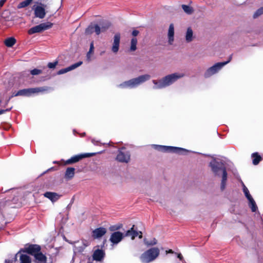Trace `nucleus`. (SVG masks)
Returning <instances> with one entry per match:
<instances>
[{
  "instance_id": "f257e3e1",
  "label": "nucleus",
  "mask_w": 263,
  "mask_h": 263,
  "mask_svg": "<svg viewBox=\"0 0 263 263\" xmlns=\"http://www.w3.org/2000/svg\"><path fill=\"white\" fill-rule=\"evenodd\" d=\"M209 166L215 176L222 177L220 190L221 191H224L226 189L228 177L224 162L219 159L213 158L209 163Z\"/></svg>"
},
{
  "instance_id": "f03ea898",
  "label": "nucleus",
  "mask_w": 263,
  "mask_h": 263,
  "mask_svg": "<svg viewBox=\"0 0 263 263\" xmlns=\"http://www.w3.org/2000/svg\"><path fill=\"white\" fill-rule=\"evenodd\" d=\"M184 76V74L182 73L175 72L168 74L159 80H153L152 81L154 84L153 89H161L167 87Z\"/></svg>"
},
{
  "instance_id": "7ed1b4c3",
  "label": "nucleus",
  "mask_w": 263,
  "mask_h": 263,
  "mask_svg": "<svg viewBox=\"0 0 263 263\" xmlns=\"http://www.w3.org/2000/svg\"><path fill=\"white\" fill-rule=\"evenodd\" d=\"M151 79V76L148 74H143L139 77L125 81L118 87L121 88H134L138 87Z\"/></svg>"
},
{
  "instance_id": "20e7f679",
  "label": "nucleus",
  "mask_w": 263,
  "mask_h": 263,
  "mask_svg": "<svg viewBox=\"0 0 263 263\" xmlns=\"http://www.w3.org/2000/svg\"><path fill=\"white\" fill-rule=\"evenodd\" d=\"M160 251L157 248H152L143 253L140 259L143 263H149L155 259L159 256Z\"/></svg>"
},
{
  "instance_id": "39448f33",
  "label": "nucleus",
  "mask_w": 263,
  "mask_h": 263,
  "mask_svg": "<svg viewBox=\"0 0 263 263\" xmlns=\"http://www.w3.org/2000/svg\"><path fill=\"white\" fill-rule=\"evenodd\" d=\"M232 55H230L229 60L226 62H218L209 68L204 72V77L205 78H208L211 77L212 76L217 73L219 71H220L222 68L225 66L226 64L229 63L232 60Z\"/></svg>"
},
{
  "instance_id": "423d86ee",
  "label": "nucleus",
  "mask_w": 263,
  "mask_h": 263,
  "mask_svg": "<svg viewBox=\"0 0 263 263\" xmlns=\"http://www.w3.org/2000/svg\"><path fill=\"white\" fill-rule=\"evenodd\" d=\"M152 146L157 151L162 152H170L176 154H182L183 152H187L188 151L185 148L174 147L171 146H164L161 145L153 144Z\"/></svg>"
},
{
  "instance_id": "0eeeda50",
  "label": "nucleus",
  "mask_w": 263,
  "mask_h": 263,
  "mask_svg": "<svg viewBox=\"0 0 263 263\" xmlns=\"http://www.w3.org/2000/svg\"><path fill=\"white\" fill-rule=\"evenodd\" d=\"M103 151L98 152V153H84L81 154L79 155H77L71 157L70 159L67 160L65 164H70L72 163H76L79 161L80 160L84 158L90 157L96 155L97 154H101Z\"/></svg>"
},
{
  "instance_id": "6e6552de",
  "label": "nucleus",
  "mask_w": 263,
  "mask_h": 263,
  "mask_svg": "<svg viewBox=\"0 0 263 263\" xmlns=\"http://www.w3.org/2000/svg\"><path fill=\"white\" fill-rule=\"evenodd\" d=\"M52 24L50 22L41 23L38 25L31 28L28 30L29 34H33L36 33H40L51 28Z\"/></svg>"
},
{
  "instance_id": "1a4fd4ad",
  "label": "nucleus",
  "mask_w": 263,
  "mask_h": 263,
  "mask_svg": "<svg viewBox=\"0 0 263 263\" xmlns=\"http://www.w3.org/2000/svg\"><path fill=\"white\" fill-rule=\"evenodd\" d=\"M241 184L242 186L243 192L249 202V206L251 209V210L253 212H256L257 209V206L255 201L252 197L251 195L250 194L249 190L246 186L245 184L242 182H241Z\"/></svg>"
},
{
  "instance_id": "9d476101",
  "label": "nucleus",
  "mask_w": 263,
  "mask_h": 263,
  "mask_svg": "<svg viewBox=\"0 0 263 263\" xmlns=\"http://www.w3.org/2000/svg\"><path fill=\"white\" fill-rule=\"evenodd\" d=\"M46 8H47V5L42 3H39L37 6L34 5L32 9L34 10L35 16L40 19L44 18L46 13Z\"/></svg>"
},
{
  "instance_id": "9b49d317",
  "label": "nucleus",
  "mask_w": 263,
  "mask_h": 263,
  "mask_svg": "<svg viewBox=\"0 0 263 263\" xmlns=\"http://www.w3.org/2000/svg\"><path fill=\"white\" fill-rule=\"evenodd\" d=\"M116 160L122 163H128L130 160V154L125 148H122L118 151Z\"/></svg>"
},
{
  "instance_id": "f8f14e48",
  "label": "nucleus",
  "mask_w": 263,
  "mask_h": 263,
  "mask_svg": "<svg viewBox=\"0 0 263 263\" xmlns=\"http://www.w3.org/2000/svg\"><path fill=\"white\" fill-rule=\"evenodd\" d=\"M105 256V252L103 249H97L95 250L92 255V260L94 261L102 262Z\"/></svg>"
},
{
  "instance_id": "ddd939ff",
  "label": "nucleus",
  "mask_w": 263,
  "mask_h": 263,
  "mask_svg": "<svg viewBox=\"0 0 263 263\" xmlns=\"http://www.w3.org/2000/svg\"><path fill=\"white\" fill-rule=\"evenodd\" d=\"M123 238V234L121 232L117 231L111 234L109 240L113 245H117Z\"/></svg>"
},
{
  "instance_id": "4468645a",
  "label": "nucleus",
  "mask_w": 263,
  "mask_h": 263,
  "mask_svg": "<svg viewBox=\"0 0 263 263\" xmlns=\"http://www.w3.org/2000/svg\"><path fill=\"white\" fill-rule=\"evenodd\" d=\"M41 250V247L37 245H30L25 248L24 252H27L35 256V254L39 253Z\"/></svg>"
},
{
  "instance_id": "2eb2a0df",
  "label": "nucleus",
  "mask_w": 263,
  "mask_h": 263,
  "mask_svg": "<svg viewBox=\"0 0 263 263\" xmlns=\"http://www.w3.org/2000/svg\"><path fill=\"white\" fill-rule=\"evenodd\" d=\"M107 230L105 228L100 227L92 231L91 236L93 239H99L104 236Z\"/></svg>"
},
{
  "instance_id": "dca6fc26",
  "label": "nucleus",
  "mask_w": 263,
  "mask_h": 263,
  "mask_svg": "<svg viewBox=\"0 0 263 263\" xmlns=\"http://www.w3.org/2000/svg\"><path fill=\"white\" fill-rule=\"evenodd\" d=\"M135 225H133L132 228H131L129 230H127L125 234V236L130 237L132 239H134L135 237L139 236V238H142V234L141 231H137L134 230Z\"/></svg>"
},
{
  "instance_id": "f3484780",
  "label": "nucleus",
  "mask_w": 263,
  "mask_h": 263,
  "mask_svg": "<svg viewBox=\"0 0 263 263\" xmlns=\"http://www.w3.org/2000/svg\"><path fill=\"white\" fill-rule=\"evenodd\" d=\"M83 62L82 61H79L76 63H74L69 67H67L65 68L61 69L57 72V74L61 75L64 74L67 72H69L71 70H72L79 66H81Z\"/></svg>"
},
{
  "instance_id": "a211bd4d",
  "label": "nucleus",
  "mask_w": 263,
  "mask_h": 263,
  "mask_svg": "<svg viewBox=\"0 0 263 263\" xmlns=\"http://www.w3.org/2000/svg\"><path fill=\"white\" fill-rule=\"evenodd\" d=\"M120 42V34L119 33H116L114 37V42L111 47V50L114 53H117L119 49Z\"/></svg>"
},
{
  "instance_id": "6ab92c4d",
  "label": "nucleus",
  "mask_w": 263,
  "mask_h": 263,
  "mask_svg": "<svg viewBox=\"0 0 263 263\" xmlns=\"http://www.w3.org/2000/svg\"><path fill=\"white\" fill-rule=\"evenodd\" d=\"M19 256L20 263H31V259L30 257L26 255L22 254L21 251L18 252L14 257V261L16 259L17 257Z\"/></svg>"
},
{
  "instance_id": "aec40b11",
  "label": "nucleus",
  "mask_w": 263,
  "mask_h": 263,
  "mask_svg": "<svg viewBox=\"0 0 263 263\" xmlns=\"http://www.w3.org/2000/svg\"><path fill=\"white\" fill-rule=\"evenodd\" d=\"M44 196L50 199L52 202L57 201L60 197V195L54 192H47L44 194Z\"/></svg>"
},
{
  "instance_id": "412c9836",
  "label": "nucleus",
  "mask_w": 263,
  "mask_h": 263,
  "mask_svg": "<svg viewBox=\"0 0 263 263\" xmlns=\"http://www.w3.org/2000/svg\"><path fill=\"white\" fill-rule=\"evenodd\" d=\"M32 95L31 88L23 89L18 90L16 93H13V96H27L29 97Z\"/></svg>"
},
{
  "instance_id": "4be33fe9",
  "label": "nucleus",
  "mask_w": 263,
  "mask_h": 263,
  "mask_svg": "<svg viewBox=\"0 0 263 263\" xmlns=\"http://www.w3.org/2000/svg\"><path fill=\"white\" fill-rule=\"evenodd\" d=\"M110 26V24L107 22L104 26H102L100 27L98 25H93L94 32L97 35H99L101 32L105 31Z\"/></svg>"
},
{
  "instance_id": "5701e85b",
  "label": "nucleus",
  "mask_w": 263,
  "mask_h": 263,
  "mask_svg": "<svg viewBox=\"0 0 263 263\" xmlns=\"http://www.w3.org/2000/svg\"><path fill=\"white\" fill-rule=\"evenodd\" d=\"M167 35L168 43L169 44L172 45L174 40V27L173 24H170L169 26Z\"/></svg>"
},
{
  "instance_id": "b1692460",
  "label": "nucleus",
  "mask_w": 263,
  "mask_h": 263,
  "mask_svg": "<svg viewBox=\"0 0 263 263\" xmlns=\"http://www.w3.org/2000/svg\"><path fill=\"white\" fill-rule=\"evenodd\" d=\"M34 257L36 263H51L47 261L46 256L41 252L35 254Z\"/></svg>"
},
{
  "instance_id": "393cba45",
  "label": "nucleus",
  "mask_w": 263,
  "mask_h": 263,
  "mask_svg": "<svg viewBox=\"0 0 263 263\" xmlns=\"http://www.w3.org/2000/svg\"><path fill=\"white\" fill-rule=\"evenodd\" d=\"M75 169L73 167H68L65 172L64 177L67 180L72 179L74 175Z\"/></svg>"
},
{
  "instance_id": "a878e982",
  "label": "nucleus",
  "mask_w": 263,
  "mask_h": 263,
  "mask_svg": "<svg viewBox=\"0 0 263 263\" xmlns=\"http://www.w3.org/2000/svg\"><path fill=\"white\" fill-rule=\"evenodd\" d=\"M31 88L32 95L34 93H39L40 92H44L45 91H47L48 90L50 89V88L48 86H43Z\"/></svg>"
},
{
  "instance_id": "bb28decb",
  "label": "nucleus",
  "mask_w": 263,
  "mask_h": 263,
  "mask_svg": "<svg viewBox=\"0 0 263 263\" xmlns=\"http://www.w3.org/2000/svg\"><path fill=\"white\" fill-rule=\"evenodd\" d=\"M252 157L253 158L252 163L255 165H257L262 160L261 156L257 152L253 153L252 154Z\"/></svg>"
},
{
  "instance_id": "cd10ccee",
  "label": "nucleus",
  "mask_w": 263,
  "mask_h": 263,
  "mask_svg": "<svg viewBox=\"0 0 263 263\" xmlns=\"http://www.w3.org/2000/svg\"><path fill=\"white\" fill-rule=\"evenodd\" d=\"M193 31L191 28H188L186 32L185 40L187 42H190L193 40Z\"/></svg>"
},
{
  "instance_id": "c85d7f7f",
  "label": "nucleus",
  "mask_w": 263,
  "mask_h": 263,
  "mask_svg": "<svg viewBox=\"0 0 263 263\" xmlns=\"http://www.w3.org/2000/svg\"><path fill=\"white\" fill-rule=\"evenodd\" d=\"M15 43L16 40L13 37H9L5 41V44L6 46L8 47H12Z\"/></svg>"
},
{
  "instance_id": "c756f323",
  "label": "nucleus",
  "mask_w": 263,
  "mask_h": 263,
  "mask_svg": "<svg viewBox=\"0 0 263 263\" xmlns=\"http://www.w3.org/2000/svg\"><path fill=\"white\" fill-rule=\"evenodd\" d=\"M32 1L33 0H25L24 1H23L18 5L17 8L18 9H21L27 7L31 3Z\"/></svg>"
},
{
  "instance_id": "7c9ffc66",
  "label": "nucleus",
  "mask_w": 263,
  "mask_h": 263,
  "mask_svg": "<svg viewBox=\"0 0 263 263\" xmlns=\"http://www.w3.org/2000/svg\"><path fill=\"white\" fill-rule=\"evenodd\" d=\"M137 40L136 38L134 37L131 40V45L130 47V50L134 51L137 49Z\"/></svg>"
},
{
  "instance_id": "2f4dec72",
  "label": "nucleus",
  "mask_w": 263,
  "mask_h": 263,
  "mask_svg": "<svg viewBox=\"0 0 263 263\" xmlns=\"http://www.w3.org/2000/svg\"><path fill=\"white\" fill-rule=\"evenodd\" d=\"M182 8L183 9V11L188 14H191L193 11V8L188 5H182Z\"/></svg>"
},
{
  "instance_id": "473e14b6",
  "label": "nucleus",
  "mask_w": 263,
  "mask_h": 263,
  "mask_svg": "<svg viewBox=\"0 0 263 263\" xmlns=\"http://www.w3.org/2000/svg\"><path fill=\"white\" fill-rule=\"evenodd\" d=\"M6 224L7 223L5 222L4 216L0 213V230L3 229Z\"/></svg>"
},
{
  "instance_id": "72a5a7b5",
  "label": "nucleus",
  "mask_w": 263,
  "mask_h": 263,
  "mask_svg": "<svg viewBox=\"0 0 263 263\" xmlns=\"http://www.w3.org/2000/svg\"><path fill=\"white\" fill-rule=\"evenodd\" d=\"M144 242L147 246H151L156 245L157 243V240L155 238H153L152 240L148 241L146 239H144Z\"/></svg>"
},
{
  "instance_id": "f704fd0d",
  "label": "nucleus",
  "mask_w": 263,
  "mask_h": 263,
  "mask_svg": "<svg viewBox=\"0 0 263 263\" xmlns=\"http://www.w3.org/2000/svg\"><path fill=\"white\" fill-rule=\"evenodd\" d=\"M262 14H263V7H261L255 11V12L253 14V17L254 18H256L257 17H258L259 15H260Z\"/></svg>"
},
{
  "instance_id": "c9c22d12",
  "label": "nucleus",
  "mask_w": 263,
  "mask_h": 263,
  "mask_svg": "<svg viewBox=\"0 0 263 263\" xmlns=\"http://www.w3.org/2000/svg\"><path fill=\"white\" fill-rule=\"evenodd\" d=\"M94 32L93 25H91L86 29V33L89 34Z\"/></svg>"
},
{
  "instance_id": "e433bc0d",
  "label": "nucleus",
  "mask_w": 263,
  "mask_h": 263,
  "mask_svg": "<svg viewBox=\"0 0 263 263\" xmlns=\"http://www.w3.org/2000/svg\"><path fill=\"white\" fill-rule=\"evenodd\" d=\"M42 72V71L41 70L35 68L33 70H31L30 71V73L33 76H35L41 74Z\"/></svg>"
},
{
  "instance_id": "4c0bfd02",
  "label": "nucleus",
  "mask_w": 263,
  "mask_h": 263,
  "mask_svg": "<svg viewBox=\"0 0 263 263\" xmlns=\"http://www.w3.org/2000/svg\"><path fill=\"white\" fill-rule=\"evenodd\" d=\"M57 64H58V61H55L52 63H51V62L49 63L48 64L47 66L49 68L52 69V68H54Z\"/></svg>"
},
{
  "instance_id": "58836bf2",
  "label": "nucleus",
  "mask_w": 263,
  "mask_h": 263,
  "mask_svg": "<svg viewBox=\"0 0 263 263\" xmlns=\"http://www.w3.org/2000/svg\"><path fill=\"white\" fill-rule=\"evenodd\" d=\"M121 226H112L109 227V230L114 231L119 230L121 228Z\"/></svg>"
},
{
  "instance_id": "ea45409f",
  "label": "nucleus",
  "mask_w": 263,
  "mask_h": 263,
  "mask_svg": "<svg viewBox=\"0 0 263 263\" xmlns=\"http://www.w3.org/2000/svg\"><path fill=\"white\" fill-rule=\"evenodd\" d=\"M93 49H94L93 43L91 42L90 45L89 50V51L88 52V53L87 54V57L88 58H89V54L93 52Z\"/></svg>"
},
{
  "instance_id": "a19ab883",
  "label": "nucleus",
  "mask_w": 263,
  "mask_h": 263,
  "mask_svg": "<svg viewBox=\"0 0 263 263\" xmlns=\"http://www.w3.org/2000/svg\"><path fill=\"white\" fill-rule=\"evenodd\" d=\"M12 108V106H11V107H10L9 108L6 109H0V115L4 114L7 111H9L10 110H11Z\"/></svg>"
},
{
  "instance_id": "79ce46f5",
  "label": "nucleus",
  "mask_w": 263,
  "mask_h": 263,
  "mask_svg": "<svg viewBox=\"0 0 263 263\" xmlns=\"http://www.w3.org/2000/svg\"><path fill=\"white\" fill-rule=\"evenodd\" d=\"M139 32L138 30H134L132 32V35L134 36H136L137 35H138V34H139Z\"/></svg>"
},
{
  "instance_id": "37998d69",
  "label": "nucleus",
  "mask_w": 263,
  "mask_h": 263,
  "mask_svg": "<svg viewBox=\"0 0 263 263\" xmlns=\"http://www.w3.org/2000/svg\"><path fill=\"white\" fill-rule=\"evenodd\" d=\"M177 257L180 260H183V256L181 253L177 254Z\"/></svg>"
},
{
  "instance_id": "c03bdc74",
  "label": "nucleus",
  "mask_w": 263,
  "mask_h": 263,
  "mask_svg": "<svg viewBox=\"0 0 263 263\" xmlns=\"http://www.w3.org/2000/svg\"><path fill=\"white\" fill-rule=\"evenodd\" d=\"M91 142L95 145H98L99 143L98 141H96L95 139H92Z\"/></svg>"
},
{
  "instance_id": "a18cd8bd",
  "label": "nucleus",
  "mask_w": 263,
  "mask_h": 263,
  "mask_svg": "<svg viewBox=\"0 0 263 263\" xmlns=\"http://www.w3.org/2000/svg\"><path fill=\"white\" fill-rule=\"evenodd\" d=\"M13 97V95H12V96L10 97H9V98H8V99L6 101V102H5V106H6V105L8 104V103H9V102L10 101V99H11Z\"/></svg>"
},
{
  "instance_id": "49530a36",
  "label": "nucleus",
  "mask_w": 263,
  "mask_h": 263,
  "mask_svg": "<svg viewBox=\"0 0 263 263\" xmlns=\"http://www.w3.org/2000/svg\"><path fill=\"white\" fill-rule=\"evenodd\" d=\"M7 0H0V7H2Z\"/></svg>"
},
{
  "instance_id": "de8ad7c7",
  "label": "nucleus",
  "mask_w": 263,
  "mask_h": 263,
  "mask_svg": "<svg viewBox=\"0 0 263 263\" xmlns=\"http://www.w3.org/2000/svg\"><path fill=\"white\" fill-rule=\"evenodd\" d=\"M84 250V248H81L80 250H79V251L80 252H82Z\"/></svg>"
},
{
  "instance_id": "09e8293b",
  "label": "nucleus",
  "mask_w": 263,
  "mask_h": 263,
  "mask_svg": "<svg viewBox=\"0 0 263 263\" xmlns=\"http://www.w3.org/2000/svg\"><path fill=\"white\" fill-rule=\"evenodd\" d=\"M168 252L172 253H173V251L172 250H169Z\"/></svg>"
},
{
  "instance_id": "8fccbe9b",
  "label": "nucleus",
  "mask_w": 263,
  "mask_h": 263,
  "mask_svg": "<svg viewBox=\"0 0 263 263\" xmlns=\"http://www.w3.org/2000/svg\"><path fill=\"white\" fill-rule=\"evenodd\" d=\"M10 260H8V259H6L5 260V262H9Z\"/></svg>"
},
{
  "instance_id": "3c124183",
  "label": "nucleus",
  "mask_w": 263,
  "mask_h": 263,
  "mask_svg": "<svg viewBox=\"0 0 263 263\" xmlns=\"http://www.w3.org/2000/svg\"><path fill=\"white\" fill-rule=\"evenodd\" d=\"M85 135V133H83V134H82V136H83V135Z\"/></svg>"
},
{
  "instance_id": "603ef678",
  "label": "nucleus",
  "mask_w": 263,
  "mask_h": 263,
  "mask_svg": "<svg viewBox=\"0 0 263 263\" xmlns=\"http://www.w3.org/2000/svg\"><path fill=\"white\" fill-rule=\"evenodd\" d=\"M1 103H2V101H1V100H0V104H1Z\"/></svg>"
},
{
  "instance_id": "864d4df0",
  "label": "nucleus",
  "mask_w": 263,
  "mask_h": 263,
  "mask_svg": "<svg viewBox=\"0 0 263 263\" xmlns=\"http://www.w3.org/2000/svg\"><path fill=\"white\" fill-rule=\"evenodd\" d=\"M1 103H2V101H1V100H0V104H1Z\"/></svg>"
},
{
  "instance_id": "5fc2aeb1",
  "label": "nucleus",
  "mask_w": 263,
  "mask_h": 263,
  "mask_svg": "<svg viewBox=\"0 0 263 263\" xmlns=\"http://www.w3.org/2000/svg\"><path fill=\"white\" fill-rule=\"evenodd\" d=\"M88 263H92V262H88Z\"/></svg>"
}]
</instances>
